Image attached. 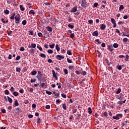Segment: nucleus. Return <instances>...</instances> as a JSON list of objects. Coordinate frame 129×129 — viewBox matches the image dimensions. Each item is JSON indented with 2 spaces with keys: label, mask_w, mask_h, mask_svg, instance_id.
I'll list each match as a JSON object with an SVG mask.
<instances>
[{
  "label": "nucleus",
  "mask_w": 129,
  "mask_h": 129,
  "mask_svg": "<svg viewBox=\"0 0 129 129\" xmlns=\"http://www.w3.org/2000/svg\"><path fill=\"white\" fill-rule=\"evenodd\" d=\"M20 21H21V16L20 15V14H17L15 16L16 24H20Z\"/></svg>",
  "instance_id": "f257e3e1"
},
{
  "label": "nucleus",
  "mask_w": 129,
  "mask_h": 129,
  "mask_svg": "<svg viewBox=\"0 0 129 129\" xmlns=\"http://www.w3.org/2000/svg\"><path fill=\"white\" fill-rule=\"evenodd\" d=\"M81 6L82 8H87L88 5L86 0H82Z\"/></svg>",
  "instance_id": "f03ea898"
},
{
  "label": "nucleus",
  "mask_w": 129,
  "mask_h": 129,
  "mask_svg": "<svg viewBox=\"0 0 129 129\" xmlns=\"http://www.w3.org/2000/svg\"><path fill=\"white\" fill-rule=\"evenodd\" d=\"M111 22L112 24H113V28H116V22L115 21V20H114V18L111 19Z\"/></svg>",
  "instance_id": "7ed1b4c3"
},
{
  "label": "nucleus",
  "mask_w": 129,
  "mask_h": 129,
  "mask_svg": "<svg viewBox=\"0 0 129 129\" xmlns=\"http://www.w3.org/2000/svg\"><path fill=\"white\" fill-rule=\"evenodd\" d=\"M64 58H65V56H63L61 55L58 54L56 56L57 60H62V59H64Z\"/></svg>",
  "instance_id": "20e7f679"
},
{
  "label": "nucleus",
  "mask_w": 129,
  "mask_h": 129,
  "mask_svg": "<svg viewBox=\"0 0 129 129\" xmlns=\"http://www.w3.org/2000/svg\"><path fill=\"white\" fill-rule=\"evenodd\" d=\"M42 76H43V75H37L36 76V78L38 79L40 83L42 82Z\"/></svg>",
  "instance_id": "39448f33"
},
{
  "label": "nucleus",
  "mask_w": 129,
  "mask_h": 129,
  "mask_svg": "<svg viewBox=\"0 0 129 129\" xmlns=\"http://www.w3.org/2000/svg\"><path fill=\"white\" fill-rule=\"evenodd\" d=\"M77 12V7H74L71 10V13H76Z\"/></svg>",
  "instance_id": "423d86ee"
},
{
  "label": "nucleus",
  "mask_w": 129,
  "mask_h": 129,
  "mask_svg": "<svg viewBox=\"0 0 129 129\" xmlns=\"http://www.w3.org/2000/svg\"><path fill=\"white\" fill-rule=\"evenodd\" d=\"M105 28H106V25L104 24H102L100 26V29L102 31L103 30H105Z\"/></svg>",
  "instance_id": "0eeeda50"
},
{
  "label": "nucleus",
  "mask_w": 129,
  "mask_h": 129,
  "mask_svg": "<svg viewBox=\"0 0 129 129\" xmlns=\"http://www.w3.org/2000/svg\"><path fill=\"white\" fill-rule=\"evenodd\" d=\"M51 72L52 73V75L53 77H57V75H58V73L55 72V71L54 70H52Z\"/></svg>",
  "instance_id": "6e6552de"
},
{
  "label": "nucleus",
  "mask_w": 129,
  "mask_h": 129,
  "mask_svg": "<svg viewBox=\"0 0 129 129\" xmlns=\"http://www.w3.org/2000/svg\"><path fill=\"white\" fill-rule=\"evenodd\" d=\"M40 87L41 88H43L44 89H45V88H46V85L45 84V83H42L40 86Z\"/></svg>",
  "instance_id": "1a4fd4ad"
},
{
  "label": "nucleus",
  "mask_w": 129,
  "mask_h": 129,
  "mask_svg": "<svg viewBox=\"0 0 129 129\" xmlns=\"http://www.w3.org/2000/svg\"><path fill=\"white\" fill-rule=\"evenodd\" d=\"M92 35L94 36V37H97L98 36V32L97 31H94L92 33Z\"/></svg>",
  "instance_id": "9d476101"
},
{
  "label": "nucleus",
  "mask_w": 129,
  "mask_h": 129,
  "mask_svg": "<svg viewBox=\"0 0 129 129\" xmlns=\"http://www.w3.org/2000/svg\"><path fill=\"white\" fill-rule=\"evenodd\" d=\"M122 41L124 42V43H128L129 42V40H128V39H127V38L126 37H125L123 39H122Z\"/></svg>",
  "instance_id": "9b49d317"
},
{
  "label": "nucleus",
  "mask_w": 129,
  "mask_h": 129,
  "mask_svg": "<svg viewBox=\"0 0 129 129\" xmlns=\"http://www.w3.org/2000/svg\"><path fill=\"white\" fill-rule=\"evenodd\" d=\"M108 50H110V52H112L113 51V48H112V46H111L110 45L107 46Z\"/></svg>",
  "instance_id": "f8f14e48"
},
{
  "label": "nucleus",
  "mask_w": 129,
  "mask_h": 129,
  "mask_svg": "<svg viewBox=\"0 0 129 129\" xmlns=\"http://www.w3.org/2000/svg\"><path fill=\"white\" fill-rule=\"evenodd\" d=\"M46 29L48 32H52V31H53V29L51 28L50 26H47Z\"/></svg>",
  "instance_id": "ddd939ff"
},
{
  "label": "nucleus",
  "mask_w": 129,
  "mask_h": 129,
  "mask_svg": "<svg viewBox=\"0 0 129 129\" xmlns=\"http://www.w3.org/2000/svg\"><path fill=\"white\" fill-rule=\"evenodd\" d=\"M29 48H36V44L31 43V46H29Z\"/></svg>",
  "instance_id": "4468645a"
},
{
  "label": "nucleus",
  "mask_w": 129,
  "mask_h": 129,
  "mask_svg": "<svg viewBox=\"0 0 129 129\" xmlns=\"http://www.w3.org/2000/svg\"><path fill=\"white\" fill-rule=\"evenodd\" d=\"M55 49L56 51H57V52H59V51H60V47H59V45L56 44Z\"/></svg>",
  "instance_id": "2eb2a0df"
},
{
  "label": "nucleus",
  "mask_w": 129,
  "mask_h": 129,
  "mask_svg": "<svg viewBox=\"0 0 129 129\" xmlns=\"http://www.w3.org/2000/svg\"><path fill=\"white\" fill-rule=\"evenodd\" d=\"M16 17V13H14L11 17H10L11 20H15Z\"/></svg>",
  "instance_id": "dca6fc26"
},
{
  "label": "nucleus",
  "mask_w": 129,
  "mask_h": 129,
  "mask_svg": "<svg viewBox=\"0 0 129 129\" xmlns=\"http://www.w3.org/2000/svg\"><path fill=\"white\" fill-rule=\"evenodd\" d=\"M123 9H124V7H123V5H120L119 7V12H121V10H123Z\"/></svg>",
  "instance_id": "f3484780"
},
{
  "label": "nucleus",
  "mask_w": 129,
  "mask_h": 129,
  "mask_svg": "<svg viewBox=\"0 0 129 129\" xmlns=\"http://www.w3.org/2000/svg\"><path fill=\"white\" fill-rule=\"evenodd\" d=\"M88 112L89 113V114H91L92 113V110H91V107H89L88 108Z\"/></svg>",
  "instance_id": "a211bd4d"
},
{
  "label": "nucleus",
  "mask_w": 129,
  "mask_h": 129,
  "mask_svg": "<svg viewBox=\"0 0 129 129\" xmlns=\"http://www.w3.org/2000/svg\"><path fill=\"white\" fill-rule=\"evenodd\" d=\"M40 57H41L42 58H46V54H44V53H40V54L39 55Z\"/></svg>",
  "instance_id": "6ab92c4d"
},
{
  "label": "nucleus",
  "mask_w": 129,
  "mask_h": 129,
  "mask_svg": "<svg viewBox=\"0 0 129 129\" xmlns=\"http://www.w3.org/2000/svg\"><path fill=\"white\" fill-rule=\"evenodd\" d=\"M122 97H123V95L122 94V93H121L120 94V97L118 98V99L119 100H122Z\"/></svg>",
  "instance_id": "aec40b11"
},
{
  "label": "nucleus",
  "mask_w": 129,
  "mask_h": 129,
  "mask_svg": "<svg viewBox=\"0 0 129 129\" xmlns=\"http://www.w3.org/2000/svg\"><path fill=\"white\" fill-rule=\"evenodd\" d=\"M7 98H8V101L10 103H12V102H13V99H12V98H10V97L8 96Z\"/></svg>",
  "instance_id": "412c9836"
},
{
  "label": "nucleus",
  "mask_w": 129,
  "mask_h": 129,
  "mask_svg": "<svg viewBox=\"0 0 129 129\" xmlns=\"http://www.w3.org/2000/svg\"><path fill=\"white\" fill-rule=\"evenodd\" d=\"M112 118H113V119H116L117 120H118V119H119V117H118L117 115H116V116H113Z\"/></svg>",
  "instance_id": "4be33fe9"
},
{
  "label": "nucleus",
  "mask_w": 129,
  "mask_h": 129,
  "mask_svg": "<svg viewBox=\"0 0 129 129\" xmlns=\"http://www.w3.org/2000/svg\"><path fill=\"white\" fill-rule=\"evenodd\" d=\"M113 48H118V44L117 43H114L113 45Z\"/></svg>",
  "instance_id": "5701e85b"
},
{
  "label": "nucleus",
  "mask_w": 129,
  "mask_h": 129,
  "mask_svg": "<svg viewBox=\"0 0 129 129\" xmlns=\"http://www.w3.org/2000/svg\"><path fill=\"white\" fill-rule=\"evenodd\" d=\"M14 105L15 106H19V102H18V100H16L15 101Z\"/></svg>",
  "instance_id": "b1692460"
},
{
  "label": "nucleus",
  "mask_w": 129,
  "mask_h": 129,
  "mask_svg": "<svg viewBox=\"0 0 129 129\" xmlns=\"http://www.w3.org/2000/svg\"><path fill=\"white\" fill-rule=\"evenodd\" d=\"M19 7L21 11H22V12H24V11H25V8H24L23 6L20 5Z\"/></svg>",
  "instance_id": "393cba45"
},
{
  "label": "nucleus",
  "mask_w": 129,
  "mask_h": 129,
  "mask_svg": "<svg viewBox=\"0 0 129 129\" xmlns=\"http://www.w3.org/2000/svg\"><path fill=\"white\" fill-rule=\"evenodd\" d=\"M22 25L23 26H26V25H27V20H24L22 21Z\"/></svg>",
  "instance_id": "a878e982"
},
{
  "label": "nucleus",
  "mask_w": 129,
  "mask_h": 129,
  "mask_svg": "<svg viewBox=\"0 0 129 129\" xmlns=\"http://www.w3.org/2000/svg\"><path fill=\"white\" fill-rule=\"evenodd\" d=\"M120 92H121V89H120V88H118L116 93V94H119V93H120Z\"/></svg>",
  "instance_id": "bb28decb"
},
{
  "label": "nucleus",
  "mask_w": 129,
  "mask_h": 129,
  "mask_svg": "<svg viewBox=\"0 0 129 129\" xmlns=\"http://www.w3.org/2000/svg\"><path fill=\"white\" fill-rule=\"evenodd\" d=\"M53 94H54L55 96H56L55 98L59 97V93H56V92H54Z\"/></svg>",
  "instance_id": "cd10ccee"
},
{
  "label": "nucleus",
  "mask_w": 129,
  "mask_h": 129,
  "mask_svg": "<svg viewBox=\"0 0 129 129\" xmlns=\"http://www.w3.org/2000/svg\"><path fill=\"white\" fill-rule=\"evenodd\" d=\"M116 67H117L118 70H121V69H122L121 66L117 65Z\"/></svg>",
  "instance_id": "c85d7f7f"
},
{
  "label": "nucleus",
  "mask_w": 129,
  "mask_h": 129,
  "mask_svg": "<svg viewBox=\"0 0 129 129\" xmlns=\"http://www.w3.org/2000/svg\"><path fill=\"white\" fill-rule=\"evenodd\" d=\"M4 13L6 15H9V14H10V11L8 10H6L4 11Z\"/></svg>",
  "instance_id": "c756f323"
},
{
  "label": "nucleus",
  "mask_w": 129,
  "mask_h": 129,
  "mask_svg": "<svg viewBox=\"0 0 129 129\" xmlns=\"http://www.w3.org/2000/svg\"><path fill=\"white\" fill-rule=\"evenodd\" d=\"M30 52L31 54H34V53H35V49L32 48L30 49Z\"/></svg>",
  "instance_id": "7c9ffc66"
},
{
  "label": "nucleus",
  "mask_w": 129,
  "mask_h": 129,
  "mask_svg": "<svg viewBox=\"0 0 129 129\" xmlns=\"http://www.w3.org/2000/svg\"><path fill=\"white\" fill-rule=\"evenodd\" d=\"M47 53H48V54H53V50L52 49H49L47 51Z\"/></svg>",
  "instance_id": "2f4dec72"
},
{
  "label": "nucleus",
  "mask_w": 129,
  "mask_h": 129,
  "mask_svg": "<svg viewBox=\"0 0 129 129\" xmlns=\"http://www.w3.org/2000/svg\"><path fill=\"white\" fill-rule=\"evenodd\" d=\"M106 62L108 66H110V64H111V62H109V61H108V59H106Z\"/></svg>",
  "instance_id": "473e14b6"
},
{
  "label": "nucleus",
  "mask_w": 129,
  "mask_h": 129,
  "mask_svg": "<svg viewBox=\"0 0 129 129\" xmlns=\"http://www.w3.org/2000/svg\"><path fill=\"white\" fill-rule=\"evenodd\" d=\"M5 93L6 94V95H9L10 94V91H9L8 90H6Z\"/></svg>",
  "instance_id": "72a5a7b5"
},
{
  "label": "nucleus",
  "mask_w": 129,
  "mask_h": 129,
  "mask_svg": "<svg viewBox=\"0 0 129 129\" xmlns=\"http://www.w3.org/2000/svg\"><path fill=\"white\" fill-rule=\"evenodd\" d=\"M29 14H31V15H35V12L34 11V10H31L29 12Z\"/></svg>",
  "instance_id": "f704fd0d"
},
{
  "label": "nucleus",
  "mask_w": 129,
  "mask_h": 129,
  "mask_svg": "<svg viewBox=\"0 0 129 129\" xmlns=\"http://www.w3.org/2000/svg\"><path fill=\"white\" fill-rule=\"evenodd\" d=\"M36 74H37V72L36 71H34L33 72H31V75H36Z\"/></svg>",
  "instance_id": "c9c22d12"
},
{
  "label": "nucleus",
  "mask_w": 129,
  "mask_h": 129,
  "mask_svg": "<svg viewBox=\"0 0 129 129\" xmlns=\"http://www.w3.org/2000/svg\"><path fill=\"white\" fill-rule=\"evenodd\" d=\"M13 95H14V96H18V95H19V93L17 92H14L13 93Z\"/></svg>",
  "instance_id": "e433bc0d"
},
{
  "label": "nucleus",
  "mask_w": 129,
  "mask_h": 129,
  "mask_svg": "<svg viewBox=\"0 0 129 129\" xmlns=\"http://www.w3.org/2000/svg\"><path fill=\"white\" fill-rule=\"evenodd\" d=\"M49 47L50 49H54V47H55V44H53L49 45Z\"/></svg>",
  "instance_id": "4c0bfd02"
},
{
  "label": "nucleus",
  "mask_w": 129,
  "mask_h": 129,
  "mask_svg": "<svg viewBox=\"0 0 129 129\" xmlns=\"http://www.w3.org/2000/svg\"><path fill=\"white\" fill-rule=\"evenodd\" d=\"M128 59H129V56L128 55H125V61H128Z\"/></svg>",
  "instance_id": "58836bf2"
},
{
  "label": "nucleus",
  "mask_w": 129,
  "mask_h": 129,
  "mask_svg": "<svg viewBox=\"0 0 129 129\" xmlns=\"http://www.w3.org/2000/svg\"><path fill=\"white\" fill-rule=\"evenodd\" d=\"M61 97H63V98H66L67 97V96L64 93L61 94Z\"/></svg>",
  "instance_id": "ea45409f"
},
{
  "label": "nucleus",
  "mask_w": 129,
  "mask_h": 129,
  "mask_svg": "<svg viewBox=\"0 0 129 129\" xmlns=\"http://www.w3.org/2000/svg\"><path fill=\"white\" fill-rule=\"evenodd\" d=\"M46 94H48V95H51L52 94V92H50L49 91H46Z\"/></svg>",
  "instance_id": "a19ab883"
},
{
  "label": "nucleus",
  "mask_w": 129,
  "mask_h": 129,
  "mask_svg": "<svg viewBox=\"0 0 129 129\" xmlns=\"http://www.w3.org/2000/svg\"><path fill=\"white\" fill-rule=\"evenodd\" d=\"M10 90L11 92H14L15 91V88L12 87L10 88Z\"/></svg>",
  "instance_id": "79ce46f5"
},
{
  "label": "nucleus",
  "mask_w": 129,
  "mask_h": 129,
  "mask_svg": "<svg viewBox=\"0 0 129 129\" xmlns=\"http://www.w3.org/2000/svg\"><path fill=\"white\" fill-rule=\"evenodd\" d=\"M69 28H70L71 29H73L74 28V26L71 24L68 25Z\"/></svg>",
  "instance_id": "37998d69"
},
{
  "label": "nucleus",
  "mask_w": 129,
  "mask_h": 129,
  "mask_svg": "<svg viewBox=\"0 0 129 129\" xmlns=\"http://www.w3.org/2000/svg\"><path fill=\"white\" fill-rule=\"evenodd\" d=\"M37 35L38 37H43V34H42L41 32L38 33Z\"/></svg>",
  "instance_id": "c03bdc74"
},
{
  "label": "nucleus",
  "mask_w": 129,
  "mask_h": 129,
  "mask_svg": "<svg viewBox=\"0 0 129 129\" xmlns=\"http://www.w3.org/2000/svg\"><path fill=\"white\" fill-rule=\"evenodd\" d=\"M20 59H21V56L20 55H18L16 58V61H18V60H20Z\"/></svg>",
  "instance_id": "a18cd8bd"
},
{
  "label": "nucleus",
  "mask_w": 129,
  "mask_h": 129,
  "mask_svg": "<svg viewBox=\"0 0 129 129\" xmlns=\"http://www.w3.org/2000/svg\"><path fill=\"white\" fill-rule=\"evenodd\" d=\"M16 71L17 72H21V69L20 68H16Z\"/></svg>",
  "instance_id": "49530a36"
},
{
  "label": "nucleus",
  "mask_w": 129,
  "mask_h": 129,
  "mask_svg": "<svg viewBox=\"0 0 129 129\" xmlns=\"http://www.w3.org/2000/svg\"><path fill=\"white\" fill-rule=\"evenodd\" d=\"M81 74L82 75H86L87 74V73L86 71H82Z\"/></svg>",
  "instance_id": "de8ad7c7"
},
{
  "label": "nucleus",
  "mask_w": 129,
  "mask_h": 129,
  "mask_svg": "<svg viewBox=\"0 0 129 129\" xmlns=\"http://www.w3.org/2000/svg\"><path fill=\"white\" fill-rule=\"evenodd\" d=\"M115 30L116 32L117 33L119 36H120V31H119L117 29H115Z\"/></svg>",
  "instance_id": "09e8293b"
},
{
  "label": "nucleus",
  "mask_w": 129,
  "mask_h": 129,
  "mask_svg": "<svg viewBox=\"0 0 129 129\" xmlns=\"http://www.w3.org/2000/svg\"><path fill=\"white\" fill-rule=\"evenodd\" d=\"M117 104H119V105H122V102H121V101H118L117 102Z\"/></svg>",
  "instance_id": "8fccbe9b"
},
{
  "label": "nucleus",
  "mask_w": 129,
  "mask_h": 129,
  "mask_svg": "<svg viewBox=\"0 0 129 129\" xmlns=\"http://www.w3.org/2000/svg\"><path fill=\"white\" fill-rule=\"evenodd\" d=\"M98 6V3H95V4H94V8H97V6Z\"/></svg>",
  "instance_id": "3c124183"
},
{
  "label": "nucleus",
  "mask_w": 129,
  "mask_h": 129,
  "mask_svg": "<svg viewBox=\"0 0 129 129\" xmlns=\"http://www.w3.org/2000/svg\"><path fill=\"white\" fill-rule=\"evenodd\" d=\"M95 42H97L99 44H101V42H100V41H99V40L98 39H96Z\"/></svg>",
  "instance_id": "603ef678"
},
{
  "label": "nucleus",
  "mask_w": 129,
  "mask_h": 129,
  "mask_svg": "<svg viewBox=\"0 0 129 129\" xmlns=\"http://www.w3.org/2000/svg\"><path fill=\"white\" fill-rule=\"evenodd\" d=\"M30 82L31 83H33L34 82H36V79H31V81H30Z\"/></svg>",
  "instance_id": "864d4df0"
},
{
  "label": "nucleus",
  "mask_w": 129,
  "mask_h": 129,
  "mask_svg": "<svg viewBox=\"0 0 129 129\" xmlns=\"http://www.w3.org/2000/svg\"><path fill=\"white\" fill-rule=\"evenodd\" d=\"M62 108H63V109H65V110H66V104H62Z\"/></svg>",
  "instance_id": "5fc2aeb1"
},
{
  "label": "nucleus",
  "mask_w": 129,
  "mask_h": 129,
  "mask_svg": "<svg viewBox=\"0 0 129 129\" xmlns=\"http://www.w3.org/2000/svg\"><path fill=\"white\" fill-rule=\"evenodd\" d=\"M29 35H31V36H33L34 35L33 31H29Z\"/></svg>",
  "instance_id": "6e6d98bb"
},
{
  "label": "nucleus",
  "mask_w": 129,
  "mask_h": 129,
  "mask_svg": "<svg viewBox=\"0 0 129 129\" xmlns=\"http://www.w3.org/2000/svg\"><path fill=\"white\" fill-rule=\"evenodd\" d=\"M64 74H66V75L68 74V70L64 69Z\"/></svg>",
  "instance_id": "4d7b16f0"
},
{
  "label": "nucleus",
  "mask_w": 129,
  "mask_h": 129,
  "mask_svg": "<svg viewBox=\"0 0 129 129\" xmlns=\"http://www.w3.org/2000/svg\"><path fill=\"white\" fill-rule=\"evenodd\" d=\"M37 123H41V118L39 117L37 118Z\"/></svg>",
  "instance_id": "13d9d810"
},
{
  "label": "nucleus",
  "mask_w": 129,
  "mask_h": 129,
  "mask_svg": "<svg viewBox=\"0 0 129 129\" xmlns=\"http://www.w3.org/2000/svg\"><path fill=\"white\" fill-rule=\"evenodd\" d=\"M104 116H106V117H107V116H108V114H107V112H104L103 113Z\"/></svg>",
  "instance_id": "bf43d9fd"
},
{
  "label": "nucleus",
  "mask_w": 129,
  "mask_h": 129,
  "mask_svg": "<svg viewBox=\"0 0 129 129\" xmlns=\"http://www.w3.org/2000/svg\"><path fill=\"white\" fill-rule=\"evenodd\" d=\"M19 92H20V93H24V89H20L19 90Z\"/></svg>",
  "instance_id": "052dcab7"
},
{
  "label": "nucleus",
  "mask_w": 129,
  "mask_h": 129,
  "mask_svg": "<svg viewBox=\"0 0 129 129\" xmlns=\"http://www.w3.org/2000/svg\"><path fill=\"white\" fill-rule=\"evenodd\" d=\"M88 23H89V24H93V20H89L88 21Z\"/></svg>",
  "instance_id": "680f3d73"
},
{
  "label": "nucleus",
  "mask_w": 129,
  "mask_h": 129,
  "mask_svg": "<svg viewBox=\"0 0 129 129\" xmlns=\"http://www.w3.org/2000/svg\"><path fill=\"white\" fill-rule=\"evenodd\" d=\"M20 50L21 51H25V47H21L20 48Z\"/></svg>",
  "instance_id": "e2e57ef3"
},
{
  "label": "nucleus",
  "mask_w": 129,
  "mask_h": 129,
  "mask_svg": "<svg viewBox=\"0 0 129 129\" xmlns=\"http://www.w3.org/2000/svg\"><path fill=\"white\" fill-rule=\"evenodd\" d=\"M32 108H36V104L35 103L32 104Z\"/></svg>",
  "instance_id": "0e129e2a"
},
{
  "label": "nucleus",
  "mask_w": 129,
  "mask_h": 129,
  "mask_svg": "<svg viewBox=\"0 0 129 129\" xmlns=\"http://www.w3.org/2000/svg\"><path fill=\"white\" fill-rule=\"evenodd\" d=\"M67 61L68 62V63H72V60H71L69 58H67Z\"/></svg>",
  "instance_id": "69168bd1"
},
{
  "label": "nucleus",
  "mask_w": 129,
  "mask_h": 129,
  "mask_svg": "<svg viewBox=\"0 0 129 129\" xmlns=\"http://www.w3.org/2000/svg\"><path fill=\"white\" fill-rule=\"evenodd\" d=\"M67 54H68V55H71V51L68 50L67 51Z\"/></svg>",
  "instance_id": "338daca9"
},
{
  "label": "nucleus",
  "mask_w": 129,
  "mask_h": 129,
  "mask_svg": "<svg viewBox=\"0 0 129 129\" xmlns=\"http://www.w3.org/2000/svg\"><path fill=\"white\" fill-rule=\"evenodd\" d=\"M124 111L125 113H126V112H129V109H126L125 110H124Z\"/></svg>",
  "instance_id": "774afa93"
}]
</instances>
